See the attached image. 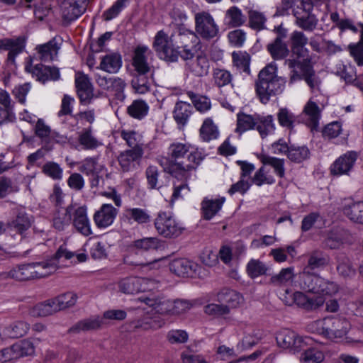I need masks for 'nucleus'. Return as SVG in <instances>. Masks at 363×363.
I'll return each instance as SVG.
<instances>
[{
	"instance_id": "1",
	"label": "nucleus",
	"mask_w": 363,
	"mask_h": 363,
	"mask_svg": "<svg viewBox=\"0 0 363 363\" xmlns=\"http://www.w3.org/2000/svg\"><path fill=\"white\" fill-rule=\"evenodd\" d=\"M298 284L302 290L314 294L311 296L302 291L293 294L294 303L307 311H316L323 306L326 296H331L338 291L336 284L308 272V269H303L299 274Z\"/></svg>"
},
{
	"instance_id": "2",
	"label": "nucleus",
	"mask_w": 363,
	"mask_h": 363,
	"mask_svg": "<svg viewBox=\"0 0 363 363\" xmlns=\"http://www.w3.org/2000/svg\"><path fill=\"white\" fill-rule=\"evenodd\" d=\"M190 145L181 143H172L169 147L172 160L165 159L162 162L164 172L172 174L178 180H186L191 176L203 159L201 152L190 150Z\"/></svg>"
},
{
	"instance_id": "3",
	"label": "nucleus",
	"mask_w": 363,
	"mask_h": 363,
	"mask_svg": "<svg viewBox=\"0 0 363 363\" xmlns=\"http://www.w3.org/2000/svg\"><path fill=\"white\" fill-rule=\"evenodd\" d=\"M199 43V39L194 32L180 28L170 37L163 30L157 32L153 42V48L161 59L175 62L179 57L180 48L196 47Z\"/></svg>"
},
{
	"instance_id": "4",
	"label": "nucleus",
	"mask_w": 363,
	"mask_h": 363,
	"mask_svg": "<svg viewBox=\"0 0 363 363\" xmlns=\"http://www.w3.org/2000/svg\"><path fill=\"white\" fill-rule=\"evenodd\" d=\"M286 80L277 75V66L272 62L264 67L258 74L256 91L262 103L267 104L271 96L282 93Z\"/></svg>"
},
{
	"instance_id": "5",
	"label": "nucleus",
	"mask_w": 363,
	"mask_h": 363,
	"mask_svg": "<svg viewBox=\"0 0 363 363\" xmlns=\"http://www.w3.org/2000/svg\"><path fill=\"white\" fill-rule=\"evenodd\" d=\"M56 269L55 260L18 264L9 272L0 273V279H12L16 281H27L49 276Z\"/></svg>"
},
{
	"instance_id": "6",
	"label": "nucleus",
	"mask_w": 363,
	"mask_h": 363,
	"mask_svg": "<svg viewBox=\"0 0 363 363\" xmlns=\"http://www.w3.org/2000/svg\"><path fill=\"white\" fill-rule=\"evenodd\" d=\"M313 4L311 0H301L293 9L296 25L307 32L313 31L318 23V19L313 13Z\"/></svg>"
},
{
	"instance_id": "7",
	"label": "nucleus",
	"mask_w": 363,
	"mask_h": 363,
	"mask_svg": "<svg viewBox=\"0 0 363 363\" xmlns=\"http://www.w3.org/2000/svg\"><path fill=\"white\" fill-rule=\"evenodd\" d=\"M155 229L158 234L166 238H174L179 236L184 228L170 214L166 212H160L154 221Z\"/></svg>"
},
{
	"instance_id": "8",
	"label": "nucleus",
	"mask_w": 363,
	"mask_h": 363,
	"mask_svg": "<svg viewBox=\"0 0 363 363\" xmlns=\"http://www.w3.org/2000/svg\"><path fill=\"white\" fill-rule=\"evenodd\" d=\"M273 31L276 34V38L267 45V50L273 60H284L290 52L288 45L285 41L287 38V29L281 24L274 27Z\"/></svg>"
},
{
	"instance_id": "9",
	"label": "nucleus",
	"mask_w": 363,
	"mask_h": 363,
	"mask_svg": "<svg viewBox=\"0 0 363 363\" xmlns=\"http://www.w3.org/2000/svg\"><path fill=\"white\" fill-rule=\"evenodd\" d=\"M276 340L279 347L284 349H289L293 352H298L304 350L309 345L311 339L298 336L294 331L284 329L279 331L276 336Z\"/></svg>"
},
{
	"instance_id": "10",
	"label": "nucleus",
	"mask_w": 363,
	"mask_h": 363,
	"mask_svg": "<svg viewBox=\"0 0 363 363\" xmlns=\"http://www.w3.org/2000/svg\"><path fill=\"white\" fill-rule=\"evenodd\" d=\"M350 323L342 317L329 316L323 320V334L328 338H341L350 330Z\"/></svg>"
},
{
	"instance_id": "11",
	"label": "nucleus",
	"mask_w": 363,
	"mask_h": 363,
	"mask_svg": "<svg viewBox=\"0 0 363 363\" xmlns=\"http://www.w3.org/2000/svg\"><path fill=\"white\" fill-rule=\"evenodd\" d=\"M196 33L203 39L210 40L218 33V27L213 17L207 12H200L195 15Z\"/></svg>"
},
{
	"instance_id": "12",
	"label": "nucleus",
	"mask_w": 363,
	"mask_h": 363,
	"mask_svg": "<svg viewBox=\"0 0 363 363\" xmlns=\"http://www.w3.org/2000/svg\"><path fill=\"white\" fill-rule=\"evenodd\" d=\"M351 240L350 232L342 227H337L327 231L324 235L323 245L325 248L335 250L340 248Z\"/></svg>"
},
{
	"instance_id": "13",
	"label": "nucleus",
	"mask_w": 363,
	"mask_h": 363,
	"mask_svg": "<svg viewBox=\"0 0 363 363\" xmlns=\"http://www.w3.org/2000/svg\"><path fill=\"white\" fill-rule=\"evenodd\" d=\"M321 113L322 108L315 101L310 99L304 106L299 118L301 121L311 129V132L318 131Z\"/></svg>"
},
{
	"instance_id": "14",
	"label": "nucleus",
	"mask_w": 363,
	"mask_h": 363,
	"mask_svg": "<svg viewBox=\"0 0 363 363\" xmlns=\"http://www.w3.org/2000/svg\"><path fill=\"white\" fill-rule=\"evenodd\" d=\"M28 72L32 74L39 82L45 83L48 80H57L60 79V72L57 67L45 66L43 64L33 65V58H30L29 62L25 67Z\"/></svg>"
},
{
	"instance_id": "15",
	"label": "nucleus",
	"mask_w": 363,
	"mask_h": 363,
	"mask_svg": "<svg viewBox=\"0 0 363 363\" xmlns=\"http://www.w3.org/2000/svg\"><path fill=\"white\" fill-rule=\"evenodd\" d=\"M285 64L292 69L290 77L291 83L301 80L315 72L311 57L303 60H286Z\"/></svg>"
},
{
	"instance_id": "16",
	"label": "nucleus",
	"mask_w": 363,
	"mask_h": 363,
	"mask_svg": "<svg viewBox=\"0 0 363 363\" xmlns=\"http://www.w3.org/2000/svg\"><path fill=\"white\" fill-rule=\"evenodd\" d=\"M84 0H64L61 4L62 18L70 23L81 16L86 9Z\"/></svg>"
},
{
	"instance_id": "17",
	"label": "nucleus",
	"mask_w": 363,
	"mask_h": 363,
	"mask_svg": "<svg viewBox=\"0 0 363 363\" xmlns=\"http://www.w3.org/2000/svg\"><path fill=\"white\" fill-rule=\"evenodd\" d=\"M358 155L356 151H348L339 157L330 166L331 174L335 176L348 174L353 168Z\"/></svg>"
},
{
	"instance_id": "18",
	"label": "nucleus",
	"mask_w": 363,
	"mask_h": 363,
	"mask_svg": "<svg viewBox=\"0 0 363 363\" xmlns=\"http://www.w3.org/2000/svg\"><path fill=\"white\" fill-rule=\"evenodd\" d=\"M169 266L172 273L182 277H192L201 269L198 264L186 258L175 259Z\"/></svg>"
},
{
	"instance_id": "19",
	"label": "nucleus",
	"mask_w": 363,
	"mask_h": 363,
	"mask_svg": "<svg viewBox=\"0 0 363 363\" xmlns=\"http://www.w3.org/2000/svg\"><path fill=\"white\" fill-rule=\"evenodd\" d=\"M26 38L25 36H18L15 38L0 39V50L9 51L7 61L15 63L16 57L21 53L26 47Z\"/></svg>"
},
{
	"instance_id": "20",
	"label": "nucleus",
	"mask_w": 363,
	"mask_h": 363,
	"mask_svg": "<svg viewBox=\"0 0 363 363\" xmlns=\"http://www.w3.org/2000/svg\"><path fill=\"white\" fill-rule=\"evenodd\" d=\"M118 212L111 204L104 203L94 213L93 219L97 228H106L113 224Z\"/></svg>"
},
{
	"instance_id": "21",
	"label": "nucleus",
	"mask_w": 363,
	"mask_h": 363,
	"mask_svg": "<svg viewBox=\"0 0 363 363\" xmlns=\"http://www.w3.org/2000/svg\"><path fill=\"white\" fill-rule=\"evenodd\" d=\"M75 85L81 103L89 104L94 96V87L88 75L82 72L77 73Z\"/></svg>"
},
{
	"instance_id": "22",
	"label": "nucleus",
	"mask_w": 363,
	"mask_h": 363,
	"mask_svg": "<svg viewBox=\"0 0 363 363\" xmlns=\"http://www.w3.org/2000/svg\"><path fill=\"white\" fill-rule=\"evenodd\" d=\"M72 223L77 232L84 236L92 233L89 219L87 216V208L85 206L73 209Z\"/></svg>"
},
{
	"instance_id": "23",
	"label": "nucleus",
	"mask_w": 363,
	"mask_h": 363,
	"mask_svg": "<svg viewBox=\"0 0 363 363\" xmlns=\"http://www.w3.org/2000/svg\"><path fill=\"white\" fill-rule=\"evenodd\" d=\"M164 323V320L161 317L146 313L140 318L132 320L130 325L136 330H155L162 328Z\"/></svg>"
},
{
	"instance_id": "24",
	"label": "nucleus",
	"mask_w": 363,
	"mask_h": 363,
	"mask_svg": "<svg viewBox=\"0 0 363 363\" xmlns=\"http://www.w3.org/2000/svg\"><path fill=\"white\" fill-rule=\"evenodd\" d=\"M60 49V44L58 43L55 37L48 43L38 45L35 48L38 57L43 62L52 61L57 56Z\"/></svg>"
},
{
	"instance_id": "25",
	"label": "nucleus",
	"mask_w": 363,
	"mask_h": 363,
	"mask_svg": "<svg viewBox=\"0 0 363 363\" xmlns=\"http://www.w3.org/2000/svg\"><path fill=\"white\" fill-rule=\"evenodd\" d=\"M143 155V149H130L121 152L118 160L123 171L128 172L134 169Z\"/></svg>"
},
{
	"instance_id": "26",
	"label": "nucleus",
	"mask_w": 363,
	"mask_h": 363,
	"mask_svg": "<svg viewBox=\"0 0 363 363\" xmlns=\"http://www.w3.org/2000/svg\"><path fill=\"white\" fill-rule=\"evenodd\" d=\"M139 300L152 308L156 313L161 315H172V301L164 297L156 296L152 297H140Z\"/></svg>"
},
{
	"instance_id": "27",
	"label": "nucleus",
	"mask_w": 363,
	"mask_h": 363,
	"mask_svg": "<svg viewBox=\"0 0 363 363\" xmlns=\"http://www.w3.org/2000/svg\"><path fill=\"white\" fill-rule=\"evenodd\" d=\"M33 223V216L28 214L24 208H20L16 209L15 216L9 225L11 228L23 234L31 227Z\"/></svg>"
},
{
	"instance_id": "28",
	"label": "nucleus",
	"mask_w": 363,
	"mask_h": 363,
	"mask_svg": "<svg viewBox=\"0 0 363 363\" xmlns=\"http://www.w3.org/2000/svg\"><path fill=\"white\" fill-rule=\"evenodd\" d=\"M146 284V279L130 277L123 279L120 281L118 286L120 291L124 294H133L146 289L144 284Z\"/></svg>"
},
{
	"instance_id": "29",
	"label": "nucleus",
	"mask_w": 363,
	"mask_h": 363,
	"mask_svg": "<svg viewBox=\"0 0 363 363\" xmlns=\"http://www.w3.org/2000/svg\"><path fill=\"white\" fill-rule=\"evenodd\" d=\"M151 52L147 46L138 45L134 51L133 66L136 73H150V67L147 62V52Z\"/></svg>"
},
{
	"instance_id": "30",
	"label": "nucleus",
	"mask_w": 363,
	"mask_h": 363,
	"mask_svg": "<svg viewBox=\"0 0 363 363\" xmlns=\"http://www.w3.org/2000/svg\"><path fill=\"white\" fill-rule=\"evenodd\" d=\"M217 300L220 303L229 306V309L235 308L240 306L243 302L242 296L236 291L225 288L217 294Z\"/></svg>"
},
{
	"instance_id": "31",
	"label": "nucleus",
	"mask_w": 363,
	"mask_h": 363,
	"mask_svg": "<svg viewBox=\"0 0 363 363\" xmlns=\"http://www.w3.org/2000/svg\"><path fill=\"white\" fill-rule=\"evenodd\" d=\"M122 218L128 223L133 221L138 224H145L150 221L151 217L147 210L140 208H125Z\"/></svg>"
},
{
	"instance_id": "32",
	"label": "nucleus",
	"mask_w": 363,
	"mask_h": 363,
	"mask_svg": "<svg viewBox=\"0 0 363 363\" xmlns=\"http://www.w3.org/2000/svg\"><path fill=\"white\" fill-rule=\"evenodd\" d=\"M192 112L193 107L190 104L184 101H178L176 103L172 113L173 118L179 128L186 125Z\"/></svg>"
},
{
	"instance_id": "33",
	"label": "nucleus",
	"mask_w": 363,
	"mask_h": 363,
	"mask_svg": "<svg viewBox=\"0 0 363 363\" xmlns=\"http://www.w3.org/2000/svg\"><path fill=\"white\" fill-rule=\"evenodd\" d=\"M225 198L208 199H205L201 203L203 218L211 220L221 209Z\"/></svg>"
},
{
	"instance_id": "34",
	"label": "nucleus",
	"mask_w": 363,
	"mask_h": 363,
	"mask_svg": "<svg viewBox=\"0 0 363 363\" xmlns=\"http://www.w3.org/2000/svg\"><path fill=\"white\" fill-rule=\"evenodd\" d=\"M342 212L350 220L363 224V201L345 205Z\"/></svg>"
},
{
	"instance_id": "35",
	"label": "nucleus",
	"mask_w": 363,
	"mask_h": 363,
	"mask_svg": "<svg viewBox=\"0 0 363 363\" xmlns=\"http://www.w3.org/2000/svg\"><path fill=\"white\" fill-rule=\"evenodd\" d=\"M122 66L121 56L112 53L104 56L100 63V68L108 73H116Z\"/></svg>"
},
{
	"instance_id": "36",
	"label": "nucleus",
	"mask_w": 363,
	"mask_h": 363,
	"mask_svg": "<svg viewBox=\"0 0 363 363\" xmlns=\"http://www.w3.org/2000/svg\"><path fill=\"white\" fill-rule=\"evenodd\" d=\"M72 211V206L57 211L53 218L54 228L58 230H64L71 223Z\"/></svg>"
},
{
	"instance_id": "37",
	"label": "nucleus",
	"mask_w": 363,
	"mask_h": 363,
	"mask_svg": "<svg viewBox=\"0 0 363 363\" xmlns=\"http://www.w3.org/2000/svg\"><path fill=\"white\" fill-rule=\"evenodd\" d=\"M78 141L84 150H95L102 145L92 133L91 127L84 129L79 134Z\"/></svg>"
},
{
	"instance_id": "38",
	"label": "nucleus",
	"mask_w": 363,
	"mask_h": 363,
	"mask_svg": "<svg viewBox=\"0 0 363 363\" xmlns=\"http://www.w3.org/2000/svg\"><path fill=\"white\" fill-rule=\"evenodd\" d=\"M102 320L99 317L84 319L77 323L70 328L69 333H79L81 331H89L96 330L101 327Z\"/></svg>"
},
{
	"instance_id": "39",
	"label": "nucleus",
	"mask_w": 363,
	"mask_h": 363,
	"mask_svg": "<svg viewBox=\"0 0 363 363\" xmlns=\"http://www.w3.org/2000/svg\"><path fill=\"white\" fill-rule=\"evenodd\" d=\"M151 75V73H136L131 81V85L135 92L143 94L150 91V79L149 76Z\"/></svg>"
},
{
	"instance_id": "40",
	"label": "nucleus",
	"mask_w": 363,
	"mask_h": 363,
	"mask_svg": "<svg viewBox=\"0 0 363 363\" xmlns=\"http://www.w3.org/2000/svg\"><path fill=\"white\" fill-rule=\"evenodd\" d=\"M256 121L255 128L262 138H265L274 131L275 125L272 116H261L257 115Z\"/></svg>"
},
{
	"instance_id": "41",
	"label": "nucleus",
	"mask_w": 363,
	"mask_h": 363,
	"mask_svg": "<svg viewBox=\"0 0 363 363\" xmlns=\"http://www.w3.org/2000/svg\"><path fill=\"white\" fill-rule=\"evenodd\" d=\"M257 116L248 115L244 113H238L235 132L242 134L248 130L255 128Z\"/></svg>"
},
{
	"instance_id": "42",
	"label": "nucleus",
	"mask_w": 363,
	"mask_h": 363,
	"mask_svg": "<svg viewBox=\"0 0 363 363\" xmlns=\"http://www.w3.org/2000/svg\"><path fill=\"white\" fill-rule=\"evenodd\" d=\"M189 70L197 77H203L208 74L209 62L206 57L199 55L196 59L188 64Z\"/></svg>"
},
{
	"instance_id": "43",
	"label": "nucleus",
	"mask_w": 363,
	"mask_h": 363,
	"mask_svg": "<svg viewBox=\"0 0 363 363\" xmlns=\"http://www.w3.org/2000/svg\"><path fill=\"white\" fill-rule=\"evenodd\" d=\"M294 277L293 267L284 268L279 274L272 276L269 283L275 286H285L292 281Z\"/></svg>"
},
{
	"instance_id": "44",
	"label": "nucleus",
	"mask_w": 363,
	"mask_h": 363,
	"mask_svg": "<svg viewBox=\"0 0 363 363\" xmlns=\"http://www.w3.org/2000/svg\"><path fill=\"white\" fill-rule=\"evenodd\" d=\"M55 302L52 299H48L44 302L36 304L30 311L33 316L45 317L56 313Z\"/></svg>"
},
{
	"instance_id": "45",
	"label": "nucleus",
	"mask_w": 363,
	"mask_h": 363,
	"mask_svg": "<svg viewBox=\"0 0 363 363\" xmlns=\"http://www.w3.org/2000/svg\"><path fill=\"white\" fill-rule=\"evenodd\" d=\"M77 296L75 294L67 292L54 298L55 307L57 312L72 307L75 305Z\"/></svg>"
},
{
	"instance_id": "46",
	"label": "nucleus",
	"mask_w": 363,
	"mask_h": 363,
	"mask_svg": "<svg viewBox=\"0 0 363 363\" xmlns=\"http://www.w3.org/2000/svg\"><path fill=\"white\" fill-rule=\"evenodd\" d=\"M149 106L143 100H135L128 106L127 113L128 115L136 119L144 118L148 112Z\"/></svg>"
},
{
	"instance_id": "47",
	"label": "nucleus",
	"mask_w": 363,
	"mask_h": 363,
	"mask_svg": "<svg viewBox=\"0 0 363 363\" xmlns=\"http://www.w3.org/2000/svg\"><path fill=\"white\" fill-rule=\"evenodd\" d=\"M30 325L23 320H17L6 327L7 333L13 338H19L27 334Z\"/></svg>"
},
{
	"instance_id": "48",
	"label": "nucleus",
	"mask_w": 363,
	"mask_h": 363,
	"mask_svg": "<svg viewBox=\"0 0 363 363\" xmlns=\"http://www.w3.org/2000/svg\"><path fill=\"white\" fill-rule=\"evenodd\" d=\"M304 352L301 354L302 363H320L324 359L323 353L316 348L305 347Z\"/></svg>"
},
{
	"instance_id": "49",
	"label": "nucleus",
	"mask_w": 363,
	"mask_h": 363,
	"mask_svg": "<svg viewBox=\"0 0 363 363\" xmlns=\"http://www.w3.org/2000/svg\"><path fill=\"white\" fill-rule=\"evenodd\" d=\"M287 157L293 162L301 163L309 158L310 151L306 146H291Z\"/></svg>"
},
{
	"instance_id": "50",
	"label": "nucleus",
	"mask_w": 363,
	"mask_h": 363,
	"mask_svg": "<svg viewBox=\"0 0 363 363\" xmlns=\"http://www.w3.org/2000/svg\"><path fill=\"white\" fill-rule=\"evenodd\" d=\"M200 135L205 141L216 139L218 135L217 127L210 118H206L200 129Z\"/></svg>"
},
{
	"instance_id": "51",
	"label": "nucleus",
	"mask_w": 363,
	"mask_h": 363,
	"mask_svg": "<svg viewBox=\"0 0 363 363\" xmlns=\"http://www.w3.org/2000/svg\"><path fill=\"white\" fill-rule=\"evenodd\" d=\"M267 267L259 259H251L247 265V272L250 277L255 279L267 274Z\"/></svg>"
},
{
	"instance_id": "52",
	"label": "nucleus",
	"mask_w": 363,
	"mask_h": 363,
	"mask_svg": "<svg viewBox=\"0 0 363 363\" xmlns=\"http://www.w3.org/2000/svg\"><path fill=\"white\" fill-rule=\"evenodd\" d=\"M336 260L337 263V270L341 276L347 277L354 274V270L351 267L347 256L344 254H338Z\"/></svg>"
},
{
	"instance_id": "53",
	"label": "nucleus",
	"mask_w": 363,
	"mask_h": 363,
	"mask_svg": "<svg viewBox=\"0 0 363 363\" xmlns=\"http://www.w3.org/2000/svg\"><path fill=\"white\" fill-rule=\"evenodd\" d=\"M264 164H269L274 168V172L281 178L284 177V160L264 155L262 158Z\"/></svg>"
},
{
	"instance_id": "54",
	"label": "nucleus",
	"mask_w": 363,
	"mask_h": 363,
	"mask_svg": "<svg viewBox=\"0 0 363 363\" xmlns=\"http://www.w3.org/2000/svg\"><path fill=\"white\" fill-rule=\"evenodd\" d=\"M226 18L229 19L228 23L233 27L240 26L245 23V16L236 6H232L226 11Z\"/></svg>"
},
{
	"instance_id": "55",
	"label": "nucleus",
	"mask_w": 363,
	"mask_h": 363,
	"mask_svg": "<svg viewBox=\"0 0 363 363\" xmlns=\"http://www.w3.org/2000/svg\"><path fill=\"white\" fill-rule=\"evenodd\" d=\"M134 247L143 250H155L160 247V240L156 238H145L134 242Z\"/></svg>"
},
{
	"instance_id": "56",
	"label": "nucleus",
	"mask_w": 363,
	"mask_h": 363,
	"mask_svg": "<svg viewBox=\"0 0 363 363\" xmlns=\"http://www.w3.org/2000/svg\"><path fill=\"white\" fill-rule=\"evenodd\" d=\"M327 264L326 258L320 251L313 252L308 260V265L304 269L311 270L325 266Z\"/></svg>"
},
{
	"instance_id": "57",
	"label": "nucleus",
	"mask_w": 363,
	"mask_h": 363,
	"mask_svg": "<svg viewBox=\"0 0 363 363\" xmlns=\"http://www.w3.org/2000/svg\"><path fill=\"white\" fill-rule=\"evenodd\" d=\"M43 172L54 180H60L62 177V169L54 162H46L42 168Z\"/></svg>"
},
{
	"instance_id": "58",
	"label": "nucleus",
	"mask_w": 363,
	"mask_h": 363,
	"mask_svg": "<svg viewBox=\"0 0 363 363\" xmlns=\"http://www.w3.org/2000/svg\"><path fill=\"white\" fill-rule=\"evenodd\" d=\"M233 63L243 72H250V56L247 52H233L232 55Z\"/></svg>"
},
{
	"instance_id": "59",
	"label": "nucleus",
	"mask_w": 363,
	"mask_h": 363,
	"mask_svg": "<svg viewBox=\"0 0 363 363\" xmlns=\"http://www.w3.org/2000/svg\"><path fill=\"white\" fill-rule=\"evenodd\" d=\"M277 118L280 125L290 130L293 129L295 116L287 108H280L277 113Z\"/></svg>"
},
{
	"instance_id": "60",
	"label": "nucleus",
	"mask_w": 363,
	"mask_h": 363,
	"mask_svg": "<svg viewBox=\"0 0 363 363\" xmlns=\"http://www.w3.org/2000/svg\"><path fill=\"white\" fill-rule=\"evenodd\" d=\"M14 345L19 358L32 355L35 352L33 343L28 339L21 340Z\"/></svg>"
},
{
	"instance_id": "61",
	"label": "nucleus",
	"mask_w": 363,
	"mask_h": 363,
	"mask_svg": "<svg viewBox=\"0 0 363 363\" xmlns=\"http://www.w3.org/2000/svg\"><path fill=\"white\" fill-rule=\"evenodd\" d=\"M187 95L191 99L195 108L198 111L204 112L211 108V102L208 98L198 96L192 91H188Z\"/></svg>"
},
{
	"instance_id": "62",
	"label": "nucleus",
	"mask_w": 363,
	"mask_h": 363,
	"mask_svg": "<svg viewBox=\"0 0 363 363\" xmlns=\"http://www.w3.org/2000/svg\"><path fill=\"white\" fill-rule=\"evenodd\" d=\"M215 84L218 86H224L232 81L231 74L225 69H216L213 73Z\"/></svg>"
},
{
	"instance_id": "63",
	"label": "nucleus",
	"mask_w": 363,
	"mask_h": 363,
	"mask_svg": "<svg viewBox=\"0 0 363 363\" xmlns=\"http://www.w3.org/2000/svg\"><path fill=\"white\" fill-rule=\"evenodd\" d=\"M204 312L212 316H221L230 313L229 306L221 303V304L211 303L204 307Z\"/></svg>"
},
{
	"instance_id": "64",
	"label": "nucleus",
	"mask_w": 363,
	"mask_h": 363,
	"mask_svg": "<svg viewBox=\"0 0 363 363\" xmlns=\"http://www.w3.org/2000/svg\"><path fill=\"white\" fill-rule=\"evenodd\" d=\"M349 49L357 64L359 66L363 65V28L359 42L356 45H350Z\"/></svg>"
}]
</instances>
